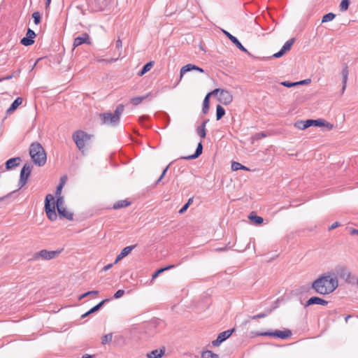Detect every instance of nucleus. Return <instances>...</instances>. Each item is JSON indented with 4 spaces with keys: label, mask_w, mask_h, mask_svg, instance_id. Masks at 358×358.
Here are the masks:
<instances>
[{
    "label": "nucleus",
    "mask_w": 358,
    "mask_h": 358,
    "mask_svg": "<svg viewBox=\"0 0 358 358\" xmlns=\"http://www.w3.org/2000/svg\"><path fill=\"white\" fill-rule=\"evenodd\" d=\"M148 96V94L145 96H136L131 99V103L134 106H138V104L141 103L144 99H145Z\"/></svg>",
    "instance_id": "cd10ccee"
},
{
    "label": "nucleus",
    "mask_w": 358,
    "mask_h": 358,
    "mask_svg": "<svg viewBox=\"0 0 358 358\" xmlns=\"http://www.w3.org/2000/svg\"><path fill=\"white\" fill-rule=\"evenodd\" d=\"M72 138L82 152H85L92 145V136L81 130L76 131Z\"/></svg>",
    "instance_id": "f03ea898"
},
{
    "label": "nucleus",
    "mask_w": 358,
    "mask_h": 358,
    "mask_svg": "<svg viewBox=\"0 0 358 358\" xmlns=\"http://www.w3.org/2000/svg\"><path fill=\"white\" fill-rule=\"evenodd\" d=\"M231 169L233 171H238V170H245V171H249V169L246 166L242 165L241 164L238 162H233L231 164Z\"/></svg>",
    "instance_id": "7c9ffc66"
},
{
    "label": "nucleus",
    "mask_w": 358,
    "mask_h": 358,
    "mask_svg": "<svg viewBox=\"0 0 358 358\" xmlns=\"http://www.w3.org/2000/svg\"><path fill=\"white\" fill-rule=\"evenodd\" d=\"M213 94H218V100L224 105H229L233 101V96L230 92L226 90L215 89L212 92Z\"/></svg>",
    "instance_id": "423d86ee"
},
{
    "label": "nucleus",
    "mask_w": 358,
    "mask_h": 358,
    "mask_svg": "<svg viewBox=\"0 0 358 358\" xmlns=\"http://www.w3.org/2000/svg\"><path fill=\"white\" fill-rule=\"evenodd\" d=\"M113 266V264H107L106 266H105L103 268V271H108V269H110L111 267Z\"/></svg>",
    "instance_id": "3c124183"
},
{
    "label": "nucleus",
    "mask_w": 358,
    "mask_h": 358,
    "mask_svg": "<svg viewBox=\"0 0 358 358\" xmlns=\"http://www.w3.org/2000/svg\"><path fill=\"white\" fill-rule=\"evenodd\" d=\"M223 33L224 34V35L228 38H229V37L231 36V34L225 30H222Z\"/></svg>",
    "instance_id": "5fc2aeb1"
},
{
    "label": "nucleus",
    "mask_w": 358,
    "mask_h": 358,
    "mask_svg": "<svg viewBox=\"0 0 358 358\" xmlns=\"http://www.w3.org/2000/svg\"><path fill=\"white\" fill-rule=\"evenodd\" d=\"M232 43H234V41H236V38L235 36H234L233 35H231V36L229 37V38Z\"/></svg>",
    "instance_id": "13d9d810"
},
{
    "label": "nucleus",
    "mask_w": 358,
    "mask_h": 358,
    "mask_svg": "<svg viewBox=\"0 0 358 358\" xmlns=\"http://www.w3.org/2000/svg\"><path fill=\"white\" fill-rule=\"evenodd\" d=\"M20 162V157H15V158H11V159H8L6 163V169H10L19 165Z\"/></svg>",
    "instance_id": "412c9836"
},
{
    "label": "nucleus",
    "mask_w": 358,
    "mask_h": 358,
    "mask_svg": "<svg viewBox=\"0 0 358 358\" xmlns=\"http://www.w3.org/2000/svg\"><path fill=\"white\" fill-rule=\"evenodd\" d=\"M259 336H269L272 337L280 338L282 339H285L292 336V331L289 329L285 330H276L273 332H264L259 334Z\"/></svg>",
    "instance_id": "0eeeda50"
},
{
    "label": "nucleus",
    "mask_w": 358,
    "mask_h": 358,
    "mask_svg": "<svg viewBox=\"0 0 358 358\" xmlns=\"http://www.w3.org/2000/svg\"><path fill=\"white\" fill-rule=\"evenodd\" d=\"M32 17L34 18V23L36 24H38L40 23V22H41V14H40L39 12H34L32 14Z\"/></svg>",
    "instance_id": "37998d69"
},
{
    "label": "nucleus",
    "mask_w": 358,
    "mask_h": 358,
    "mask_svg": "<svg viewBox=\"0 0 358 358\" xmlns=\"http://www.w3.org/2000/svg\"><path fill=\"white\" fill-rule=\"evenodd\" d=\"M124 294V291L122 289H119L115 293L114 298L119 299V298L122 297Z\"/></svg>",
    "instance_id": "a18cd8bd"
},
{
    "label": "nucleus",
    "mask_w": 358,
    "mask_h": 358,
    "mask_svg": "<svg viewBox=\"0 0 358 358\" xmlns=\"http://www.w3.org/2000/svg\"><path fill=\"white\" fill-rule=\"evenodd\" d=\"M51 0H47L46 1V7H48L50 4Z\"/></svg>",
    "instance_id": "052dcab7"
},
{
    "label": "nucleus",
    "mask_w": 358,
    "mask_h": 358,
    "mask_svg": "<svg viewBox=\"0 0 358 358\" xmlns=\"http://www.w3.org/2000/svg\"><path fill=\"white\" fill-rule=\"evenodd\" d=\"M12 78H13V75H10V76H6V77H3V80H5L11 79Z\"/></svg>",
    "instance_id": "bf43d9fd"
},
{
    "label": "nucleus",
    "mask_w": 358,
    "mask_h": 358,
    "mask_svg": "<svg viewBox=\"0 0 358 358\" xmlns=\"http://www.w3.org/2000/svg\"><path fill=\"white\" fill-rule=\"evenodd\" d=\"M189 207V203H185L182 208L179 210V213L182 214L185 213Z\"/></svg>",
    "instance_id": "de8ad7c7"
},
{
    "label": "nucleus",
    "mask_w": 358,
    "mask_h": 358,
    "mask_svg": "<svg viewBox=\"0 0 358 358\" xmlns=\"http://www.w3.org/2000/svg\"><path fill=\"white\" fill-rule=\"evenodd\" d=\"M192 202V199H189L187 203H189V205Z\"/></svg>",
    "instance_id": "680f3d73"
},
{
    "label": "nucleus",
    "mask_w": 358,
    "mask_h": 358,
    "mask_svg": "<svg viewBox=\"0 0 358 358\" xmlns=\"http://www.w3.org/2000/svg\"><path fill=\"white\" fill-rule=\"evenodd\" d=\"M328 303V302L322 298H320L318 296H313L310 297L306 302V306H308L313 304H318L322 306H326Z\"/></svg>",
    "instance_id": "dca6fc26"
},
{
    "label": "nucleus",
    "mask_w": 358,
    "mask_h": 358,
    "mask_svg": "<svg viewBox=\"0 0 358 358\" xmlns=\"http://www.w3.org/2000/svg\"><path fill=\"white\" fill-rule=\"evenodd\" d=\"M60 250H42L39 251L36 255V257H41L45 260H50L57 257L60 254Z\"/></svg>",
    "instance_id": "6e6552de"
},
{
    "label": "nucleus",
    "mask_w": 358,
    "mask_h": 358,
    "mask_svg": "<svg viewBox=\"0 0 358 358\" xmlns=\"http://www.w3.org/2000/svg\"><path fill=\"white\" fill-rule=\"evenodd\" d=\"M82 358H94V355H90L85 354V355H83Z\"/></svg>",
    "instance_id": "4d7b16f0"
},
{
    "label": "nucleus",
    "mask_w": 358,
    "mask_h": 358,
    "mask_svg": "<svg viewBox=\"0 0 358 358\" xmlns=\"http://www.w3.org/2000/svg\"><path fill=\"white\" fill-rule=\"evenodd\" d=\"M29 154L35 164L41 166L46 162V152L39 143H33L30 145Z\"/></svg>",
    "instance_id": "7ed1b4c3"
},
{
    "label": "nucleus",
    "mask_w": 358,
    "mask_h": 358,
    "mask_svg": "<svg viewBox=\"0 0 358 358\" xmlns=\"http://www.w3.org/2000/svg\"><path fill=\"white\" fill-rule=\"evenodd\" d=\"M83 43L90 44V36L87 33H83L81 36L74 39L73 47L75 48Z\"/></svg>",
    "instance_id": "f8f14e48"
},
{
    "label": "nucleus",
    "mask_w": 358,
    "mask_h": 358,
    "mask_svg": "<svg viewBox=\"0 0 358 358\" xmlns=\"http://www.w3.org/2000/svg\"><path fill=\"white\" fill-rule=\"evenodd\" d=\"M165 352L164 349L155 350L147 355L148 358H161Z\"/></svg>",
    "instance_id": "aec40b11"
},
{
    "label": "nucleus",
    "mask_w": 358,
    "mask_h": 358,
    "mask_svg": "<svg viewBox=\"0 0 358 358\" xmlns=\"http://www.w3.org/2000/svg\"><path fill=\"white\" fill-rule=\"evenodd\" d=\"M350 234L352 235H354V234L358 235V230L353 229L351 230Z\"/></svg>",
    "instance_id": "6e6d98bb"
},
{
    "label": "nucleus",
    "mask_w": 358,
    "mask_h": 358,
    "mask_svg": "<svg viewBox=\"0 0 358 358\" xmlns=\"http://www.w3.org/2000/svg\"><path fill=\"white\" fill-rule=\"evenodd\" d=\"M174 267V265H169L164 268H161L158 269L156 272H155L152 275V280L155 279L160 273H163L165 271L169 270Z\"/></svg>",
    "instance_id": "c756f323"
},
{
    "label": "nucleus",
    "mask_w": 358,
    "mask_h": 358,
    "mask_svg": "<svg viewBox=\"0 0 358 358\" xmlns=\"http://www.w3.org/2000/svg\"><path fill=\"white\" fill-rule=\"evenodd\" d=\"M234 44H235L236 45V47L241 50V51L243 52H248V50L246 48H245L243 45L240 43V41L236 39V41H234L233 43Z\"/></svg>",
    "instance_id": "c03bdc74"
},
{
    "label": "nucleus",
    "mask_w": 358,
    "mask_h": 358,
    "mask_svg": "<svg viewBox=\"0 0 358 358\" xmlns=\"http://www.w3.org/2000/svg\"><path fill=\"white\" fill-rule=\"evenodd\" d=\"M124 106L122 104H119L114 112V113H105L100 114V118L102 121V123L104 124L109 125H117L120 120V116L124 111Z\"/></svg>",
    "instance_id": "20e7f679"
},
{
    "label": "nucleus",
    "mask_w": 358,
    "mask_h": 358,
    "mask_svg": "<svg viewBox=\"0 0 358 358\" xmlns=\"http://www.w3.org/2000/svg\"><path fill=\"white\" fill-rule=\"evenodd\" d=\"M261 136L264 137V136H265V135H264V134H261Z\"/></svg>",
    "instance_id": "69168bd1"
},
{
    "label": "nucleus",
    "mask_w": 358,
    "mask_h": 358,
    "mask_svg": "<svg viewBox=\"0 0 358 358\" xmlns=\"http://www.w3.org/2000/svg\"><path fill=\"white\" fill-rule=\"evenodd\" d=\"M57 211L60 217H64L69 220H73V213L69 211L64 206L57 208Z\"/></svg>",
    "instance_id": "f3484780"
},
{
    "label": "nucleus",
    "mask_w": 358,
    "mask_h": 358,
    "mask_svg": "<svg viewBox=\"0 0 358 358\" xmlns=\"http://www.w3.org/2000/svg\"><path fill=\"white\" fill-rule=\"evenodd\" d=\"M122 47V41L120 39H117L116 41V48L120 50L119 57L121 55Z\"/></svg>",
    "instance_id": "49530a36"
},
{
    "label": "nucleus",
    "mask_w": 358,
    "mask_h": 358,
    "mask_svg": "<svg viewBox=\"0 0 358 358\" xmlns=\"http://www.w3.org/2000/svg\"><path fill=\"white\" fill-rule=\"evenodd\" d=\"M22 103V99L17 97L7 110V113H11Z\"/></svg>",
    "instance_id": "6ab92c4d"
},
{
    "label": "nucleus",
    "mask_w": 358,
    "mask_h": 358,
    "mask_svg": "<svg viewBox=\"0 0 358 358\" xmlns=\"http://www.w3.org/2000/svg\"><path fill=\"white\" fill-rule=\"evenodd\" d=\"M155 62H150L147 63L142 69L141 71L138 73V76H142L144 74H145L147 72L151 70V69L153 67Z\"/></svg>",
    "instance_id": "5701e85b"
},
{
    "label": "nucleus",
    "mask_w": 358,
    "mask_h": 358,
    "mask_svg": "<svg viewBox=\"0 0 358 358\" xmlns=\"http://www.w3.org/2000/svg\"><path fill=\"white\" fill-rule=\"evenodd\" d=\"M338 286V281L335 273L327 272L317 278L312 284V287L320 294L332 293Z\"/></svg>",
    "instance_id": "f257e3e1"
},
{
    "label": "nucleus",
    "mask_w": 358,
    "mask_h": 358,
    "mask_svg": "<svg viewBox=\"0 0 358 358\" xmlns=\"http://www.w3.org/2000/svg\"><path fill=\"white\" fill-rule=\"evenodd\" d=\"M98 294H99L98 291H96V290L90 291V292H85V293L83 294L82 295H80L79 296V300H81L82 299L86 297L87 296H90V295L96 296Z\"/></svg>",
    "instance_id": "a19ab883"
},
{
    "label": "nucleus",
    "mask_w": 358,
    "mask_h": 358,
    "mask_svg": "<svg viewBox=\"0 0 358 358\" xmlns=\"http://www.w3.org/2000/svg\"><path fill=\"white\" fill-rule=\"evenodd\" d=\"M3 80V78H0V82H1Z\"/></svg>",
    "instance_id": "0e129e2a"
},
{
    "label": "nucleus",
    "mask_w": 358,
    "mask_h": 358,
    "mask_svg": "<svg viewBox=\"0 0 358 358\" xmlns=\"http://www.w3.org/2000/svg\"><path fill=\"white\" fill-rule=\"evenodd\" d=\"M335 15L332 13H329L322 17V22L325 23L327 22L332 21L335 18Z\"/></svg>",
    "instance_id": "f704fd0d"
},
{
    "label": "nucleus",
    "mask_w": 358,
    "mask_h": 358,
    "mask_svg": "<svg viewBox=\"0 0 358 358\" xmlns=\"http://www.w3.org/2000/svg\"><path fill=\"white\" fill-rule=\"evenodd\" d=\"M342 73H343V90H344L346 87V83H347L348 76V71L347 68L343 69Z\"/></svg>",
    "instance_id": "ea45409f"
},
{
    "label": "nucleus",
    "mask_w": 358,
    "mask_h": 358,
    "mask_svg": "<svg viewBox=\"0 0 358 358\" xmlns=\"http://www.w3.org/2000/svg\"><path fill=\"white\" fill-rule=\"evenodd\" d=\"M55 207L54 196L52 194H48L45 200V210L48 219L51 221L56 220L57 217Z\"/></svg>",
    "instance_id": "39448f33"
},
{
    "label": "nucleus",
    "mask_w": 358,
    "mask_h": 358,
    "mask_svg": "<svg viewBox=\"0 0 358 358\" xmlns=\"http://www.w3.org/2000/svg\"><path fill=\"white\" fill-rule=\"evenodd\" d=\"M305 83H306V80H302V81L296 82V83H289L287 81H284V82L281 83V85L283 86L287 87H293V86H295L297 85L303 84Z\"/></svg>",
    "instance_id": "4c0bfd02"
},
{
    "label": "nucleus",
    "mask_w": 358,
    "mask_h": 358,
    "mask_svg": "<svg viewBox=\"0 0 358 358\" xmlns=\"http://www.w3.org/2000/svg\"><path fill=\"white\" fill-rule=\"evenodd\" d=\"M57 197V202H56V207L57 209L59 208L63 207L64 206V198L62 196H56Z\"/></svg>",
    "instance_id": "79ce46f5"
},
{
    "label": "nucleus",
    "mask_w": 358,
    "mask_h": 358,
    "mask_svg": "<svg viewBox=\"0 0 358 358\" xmlns=\"http://www.w3.org/2000/svg\"><path fill=\"white\" fill-rule=\"evenodd\" d=\"M294 41H295V40H294V38H291V39H290V40H289V41H287L284 44V45L282 46V48H281V50H280L279 52H276V53H275V54L273 55V57H276V58H278V57H282V55H283L286 52L289 51V50L291 49V48H292V45H293V43H294Z\"/></svg>",
    "instance_id": "9b49d317"
},
{
    "label": "nucleus",
    "mask_w": 358,
    "mask_h": 358,
    "mask_svg": "<svg viewBox=\"0 0 358 358\" xmlns=\"http://www.w3.org/2000/svg\"><path fill=\"white\" fill-rule=\"evenodd\" d=\"M130 205H131V202L129 201L128 200H127V199H125V200H120V201H116L113 204V208L114 209H119V208L127 207V206H129Z\"/></svg>",
    "instance_id": "4be33fe9"
},
{
    "label": "nucleus",
    "mask_w": 358,
    "mask_h": 358,
    "mask_svg": "<svg viewBox=\"0 0 358 358\" xmlns=\"http://www.w3.org/2000/svg\"><path fill=\"white\" fill-rule=\"evenodd\" d=\"M36 37L35 32L31 29H28L27 36L21 40V43L25 46H29L34 43V38Z\"/></svg>",
    "instance_id": "9d476101"
},
{
    "label": "nucleus",
    "mask_w": 358,
    "mask_h": 358,
    "mask_svg": "<svg viewBox=\"0 0 358 358\" xmlns=\"http://www.w3.org/2000/svg\"><path fill=\"white\" fill-rule=\"evenodd\" d=\"M248 218L250 221H252V222H254L256 224H261L263 223V221H264V220L262 217H259V216H257L255 215H252V214H250L248 216Z\"/></svg>",
    "instance_id": "bb28decb"
},
{
    "label": "nucleus",
    "mask_w": 358,
    "mask_h": 358,
    "mask_svg": "<svg viewBox=\"0 0 358 358\" xmlns=\"http://www.w3.org/2000/svg\"><path fill=\"white\" fill-rule=\"evenodd\" d=\"M192 70L198 71L200 73H203V69H202L201 68H200V67H199V66H197L196 65L192 64H188L184 66L180 69V79L182 78L183 75L185 73H187L188 71H192Z\"/></svg>",
    "instance_id": "4468645a"
},
{
    "label": "nucleus",
    "mask_w": 358,
    "mask_h": 358,
    "mask_svg": "<svg viewBox=\"0 0 358 358\" xmlns=\"http://www.w3.org/2000/svg\"><path fill=\"white\" fill-rule=\"evenodd\" d=\"M117 58L114 59H112L111 61H113V62H115V61H117Z\"/></svg>",
    "instance_id": "e2e57ef3"
},
{
    "label": "nucleus",
    "mask_w": 358,
    "mask_h": 358,
    "mask_svg": "<svg viewBox=\"0 0 358 358\" xmlns=\"http://www.w3.org/2000/svg\"><path fill=\"white\" fill-rule=\"evenodd\" d=\"M340 225V224L338 222H335L330 227H329V230H332L334 229H335L336 227H338Z\"/></svg>",
    "instance_id": "603ef678"
},
{
    "label": "nucleus",
    "mask_w": 358,
    "mask_h": 358,
    "mask_svg": "<svg viewBox=\"0 0 358 358\" xmlns=\"http://www.w3.org/2000/svg\"><path fill=\"white\" fill-rule=\"evenodd\" d=\"M201 358H219V355L210 350H206L202 352Z\"/></svg>",
    "instance_id": "c85d7f7f"
},
{
    "label": "nucleus",
    "mask_w": 358,
    "mask_h": 358,
    "mask_svg": "<svg viewBox=\"0 0 358 358\" xmlns=\"http://www.w3.org/2000/svg\"><path fill=\"white\" fill-rule=\"evenodd\" d=\"M197 134L201 136V138H204L206 137V122H203L201 126H199L197 129Z\"/></svg>",
    "instance_id": "473e14b6"
},
{
    "label": "nucleus",
    "mask_w": 358,
    "mask_h": 358,
    "mask_svg": "<svg viewBox=\"0 0 358 358\" xmlns=\"http://www.w3.org/2000/svg\"><path fill=\"white\" fill-rule=\"evenodd\" d=\"M31 173V168L29 165L25 164L21 170L20 172V182L22 183V185H24L27 182L28 177Z\"/></svg>",
    "instance_id": "2eb2a0df"
},
{
    "label": "nucleus",
    "mask_w": 358,
    "mask_h": 358,
    "mask_svg": "<svg viewBox=\"0 0 358 358\" xmlns=\"http://www.w3.org/2000/svg\"><path fill=\"white\" fill-rule=\"evenodd\" d=\"M67 180V177L66 176H62L60 179V183L59 185L57 187V189H56V192H55V194H56V196H61V194H62V189L66 182Z\"/></svg>",
    "instance_id": "b1692460"
},
{
    "label": "nucleus",
    "mask_w": 358,
    "mask_h": 358,
    "mask_svg": "<svg viewBox=\"0 0 358 358\" xmlns=\"http://www.w3.org/2000/svg\"><path fill=\"white\" fill-rule=\"evenodd\" d=\"M310 126L315 127H325L329 130H331L334 127L333 124L329 122H327L324 119H317V120H310Z\"/></svg>",
    "instance_id": "ddd939ff"
},
{
    "label": "nucleus",
    "mask_w": 358,
    "mask_h": 358,
    "mask_svg": "<svg viewBox=\"0 0 358 358\" xmlns=\"http://www.w3.org/2000/svg\"><path fill=\"white\" fill-rule=\"evenodd\" d=\"M105 301H101L99 303H98L96 306H95L94 307H93L92 308H91L88 312H87L86 313H85L83 317H85L92 313H94L96 312V310H98L101 306L104 303Z\"/></svg>",
    "instance_id": "72a5a7b5"
},
{
    "label": "nucleus",
    "mask_w": 358,
    "mask_h": 358,
    "mask_svg": "<svg viewBox=\"0 0 358 358\" xmlns=\"http://www.w3.org/2000/svg\"><path fill=\"white\" fill-rule=\"evenodd\" d=\"M266 317V314L264 313H261V314H259V315H254L252 319V320H256V319H258V318H262V317Z\"/></svg>",
    "instance_id": "09e8293b"
},
{
    "label": "nucleus",
    "mask_w": 358,
    "mask_h": 358,
    "mask_svg": "<svg viewBox=\"0 0 358 358\" xmlns=\"http://www.w3.org/2000/svg\"><path fill=\"white\" fill-rule=\"evenodd\" d=\"M224 114H225V110H224V108L220 105H217V108H216L217 120H220L224 115Z\"/></svg>",
    "instance_id": "2f4dec72"
},
{
    "label": "nucleus",
    "mask_w": 358,
    "mask_h": 358,
    "mask_svg": "<svg viewBox=\"0 0 358 358\" xmlns=\"http://www.w3.org/2000/svg\"><path fill=\"white\" fill-rule=\"evenodd\" d=\"M134 248V246H127L124 248L120 252V256L125 257L131 252Z\"/></svg>",
    "instance_id": "c9c22d12"
},
{
    "label": "nucleus",
    "mask_w": 358,
    "mask_h": 358,
    "mask_svg": "<svg viewBox=\"0 0 358 358\" xmlns=\"http://www.w3.org/2000/svg\"><path fill=\"white\" fill-rule=\"evenodd\" d=\"M294 127L300 130H304L310 126V120L297 121L294 124Z\"/></svg>",
    "instance_id": "a211bd4d"
},
{
    "label": "nucleus",
    "mask_w": 358,
    "mask_h": 358,
    "mask_svg": "<svg viewBox=\"0 0 358 358\" xmlns=\"http://www.w3.org/2000/svg\"><path fill=\"white\" fill-rule=\"evenodd\" d=\"M233 331H234V329H231V330H227V331L220 333L218 335L217 339H215V341H213L212 342V344L214 346L220 345L223 341H224L226 339H227L232 334Z\"/></svg>",
    "instance_id": "1a4fd4ad"
},
{
    "label": "nucleus",
    "mask_w": 358,
    "mask_h": 358,
    "mask_svg": "<svg viewBox=\"0 0 358 358\" xmlns=\"http://www.w3.org/2000/svg\"><path fill=\"white\" fill-rule=\"evenodd\" d=\"M112 338H113V334L111 333L106 334L101 338V343L103 345L109 343L110 342H111Z\"/></svg>",
    "instance_id": "e433bc0d"
},
{
    "label": "nucleus",
    "mask_w": 358,
    "mask_h": 358,
    "mask_svg": "<svg viewBox=\"0 0 358 358\" xmlns=\"http://www.w3.org/2000/svg\"><path fill=\"white\" fill-rule=\"evenodd\" d=\"M168 169V167H166L162 172V175L160 176L159 178L157 180V182H159L164 176V175L166 174V172Z\"/></svg>",
    "instance_id": "8fccbe9b"
},
{
    "label": "nucleus",
    "mask_w": 358,
    "mask_h": 358,
    "mask_svg": "<svg viewBox=\"0 0 358 358\" xmlns=\"http://www.w3.org/2000/svg\"><path fill=\"white\" fill-rule=\"evenodd\" d=\"M124 257L120 256V253L116 257L115 264H117L118 262H120L122 259H123Z\"/></svg>",
    "instance_id": "864d4df0"
},
{
    "label": "nucleus",
    "mask_w": 358,
    "mask_h": 358,
    "mask_svg": "<svg viewBox=\"0 0 358 358\" xmlns=\"http://www.w3.org/2000/svg\"><path fill=\"white\" fill-rule=\"evenodd\" d=\"M202 149H203L202 144H201V143H199L198 144V146H197L195 153L194 155L188 156V157H185L183 158L186 159L197 158L202 153Z\"/></svg>",
    "instance_id": "393cba45"
},
{
    "label": "nucleus",
    "mask_w": 358,
    "mask_h": 358,
    "mask_svg": "<svg viewBox=\"0 0 358 358\" xmlns=\"http://www.w3.org/2000/svg\"><path fill=\"white\" fill-rule=\"evenodd\" d=\"M350 4L349 0H342L340 4V9L342 11H345L348 9Z\"/></svg>",
    "instance_id": "58836bf2"
},
{
    "label": "nucleus",
    "mask_w": 358,
    "mask_h": 358,
    "mask_svg": "<svg viewBox=\"0 0 358 358\" xmlns=\"http://www.w3.org/2000/svg\"><path fill=\"white\" fill-rule=\"evenodd\" d=\"M213 94L212 92L208 93L206 97L204 98L203 103V113H206L208 111L209 109V97L210 96Z\"/></svg>",
    "instance_id": "a878e982"
}]
</instances>
